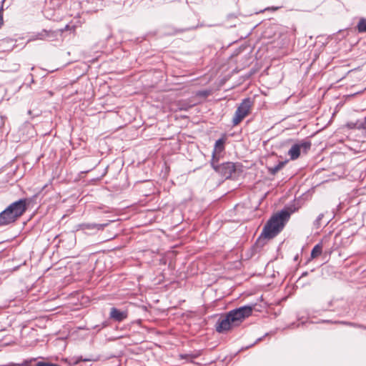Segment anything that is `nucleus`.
Wrapping results in <instances>:
<instances>
[{
	"instance_id": "f257e3e1",
	"label": "nucleus",
	"mask_w": 366,
	"mask_h": 366,
	"mask_svg": "<svg viewBox=\"0 0 366 366\" xmlns=\"http://www.w3.org/2000/svg\"><path fill=\"white\" fill-rule=\"evenodd\" d=\"M290 216V213L286 210H281L274 214L264 226L261 237L266 239H272L276 237L283 229Z\"/></svg>"
},
{
	"instance_id": "f03ea898",
	"label": "nucleus",
	"mask_w": 366,
	"mask_h": 366,
	"mask_svg": "<svg viewBox=\"0 0 366 366\" xmlns=\"http://www.w3.org/2000/svg\"><path fill=\"white\" fill-rule=\"evenodd\" d=\"M27 199H20L9 204L0 213V226H6L14 222L23 215L27 209Z\"/></svg>"
},
{
	"instance_id": "7ed1b4c3",
	"label": "nucleus",
	"mask_w": 366,
	"mask_h": 366,
	"mask_svg": "<svg viewBox=\"0 0 366 366\" xmlns=\"http://www.w3.org/2000/svg\"><path fill=\"white\" fill-rule=\"evenodd\" d=\"M211 167L220 176L225 179H229L238 172H242V165L239 163L227 162L218 164V159L212 158L210 161Z\"/></svg>"
},
{
	"instance_id": "20e7f679",
	"label": "nucleus",
	"mask_w": 366,
	"mask_h": 366,
	"mask_svg": "<svg viewBox=\"0 0 366 366\" xmlns=\"http://www.w3.org/2000/svg\"><path fill=\"white\" fill-rule=\"evenodd\" d=\"M252 104L253 102L250 98L242 100L233 117L232 124L234 126L239 124L249 114Z\"/></svg>"
},
{
	"instance_id": "39448f33",
	"label": "nucleus",
	"mask_w": 366,
	"mask_h": 366,
	"mask_svg": "<svg viewBox=\"0 0 366 366\" xmlns=\"http://www.w3.org/2000/svg\"><path fill=\"white\" fill-rule=\"evenodd\" d=\"M253 307L244 305L239 308L231 310L227 313L230 317V321L236 326L239 325L246 317L251 315Z\"/></svg>"
},
{
	"instance_id": "423d86ee",
	"label": "nucleus",
	"mask_w": 366,
	"mask_h": 366,
	"mask_svg": "<svg viewBox=\"0 0 366 366\" xmlns=\"http://www.w3.org/2000/svg\"><path fill=\"white\" fill-rule=\"evenodd\" d=\"M114 220H108L105 223H81L76 226V230H81L88 234H95L99 231H102L106 227L109 226Z\"/></svg>"
},
{
	"instance_id": "0eeeda50",
	"label": "nucleus",
	"mask_w": 366,
	"mask_h": 366,
	"mask_svg": "<svg viewBox=\"0 0 366 366\" xmlns=\"http://www.w3.org/2000/svg\"><path fill=\"white\" fill-rule=\"evenodd\" d=\"M311 146L312 144L310 141L302 140L293 144L288 151V154L291 159H296L300 157L301 153L306 154L310 149Z\"/></svg>"
},
{
	"instance_id": "6e6552de",
	"label": "nucleus",
	"mask_w": 366,
	"mask_h": 366,
	"mask_svg": "<svg viewBox=\"0 0 366 366\" xmlns=\"http://www.w3.org/2000/svg\"><path fill=\"white\" fill-rule=\"evenodd\" d=\"M233 327H236L233 325V322L230 321V317L227 314L224 317H221L216 323V330L219 333L225 332Z\"/></svg>"
},
{
	"instance_id": "1a4fd4ad",
	"label": "nucleus",
	"mask_w": 366,
	"mask_h": 366,
	"mask_svg": "<svg viewBox=\"0 0 366 366\" xmlns=\"http://www.w3.org/2000/svg\"><path fill=\"white\" fill-rule=\"evenodd\" d=\"M127 311L119 310L116 307L111 308L109 317L116 322H122L127 318Z\"/></svg>"
},
{
	"instance_id": "9d476101",
	"label": "nucleus",
	"mask_w": 366,
	"mask_h": 366,
	"mask_svg": "<svg viewBox=\"0 0 366 366\" xmlns=\"http://www.w3.org/2000/svg\"><path fill=\"white\" fill-rule=\"evenodd\" d=\"M225 139L220 138L215 142L214 150L212 152V157L214 159H218L216 156V153H220L224 149Z\"/></svg>"
},
{
	"instance_id": "9b49d317",
	"label": "nucleus",
	"mask_w": 366,
	"mask_h": 366,
	"mask_svg": "<svg viewBox=\"0 0 366 366\" xmlns=\"http://www.w3.org/2000/svg\"><path fill=\"white\" fill-rule=\"evenodd\" d=\"M285 162H280L277 165L274 167H271L268 168L269 173L270 174L274 175L276 173H277L280 169L283 168L285 166Z\"/></svg>"
},
{
	"instance_id": "f8f14e48",
	"label": "nucleus",
	"mask_w": 366,
	"mask_h": 366,
	"mask_svg": "<svg viewBox=\"0 0 366 366\" xmlns=\"http://www.w3.org/2000/svg\"><path fill=\"white\" fill-rule=\"evenodd\" d=\"M322 246L320 244H316L311 252V257L316 258L322 254Z\"/></svg>"
},
{
	"instance_id": "ddd939ff",
	"label": "nucleus",
	"mask_w": 366,
	"mask_h": 366,
	"mask_svg": "<svg viewBox=\"0 0 366 366\" xmlns=\"http://www.w3.org/2000/svg\"><path fill=\"white\" fill-rule=\"evenodd\" d=\"M357 28L360 33L366 32V19H360L357 25Z\"/></svg>"
},
{
	"instance_id": "4468645a",
	"label": "nucleus",
	"mask_w": 366,
	"mask_h": 366,
	"mask_svg": "<svg viewBox=\"0 0 366 366\" xmlns=\"http://www.w3.org/2000/svg\"><path fill=\"white\" fill-rule=\"evenodd\" d=\"M324 214H320L315 221L314 222V224L317 228H319L321 225V220L323 218Z\"/></svg>"
},
{
	"instance_id": "2eb2a0df",
	"label": "nucleus",
	"mask_w": 366,
	"mask_h": 366,
	"mask_svg": "<svg viewBox=\"0 0 366 366\" xmlns=\"http://www.w3.org/2000/svg\"><path fill=\"white\" fill-rule=\"evenodd\" d=\"M36 366H59L57 364H54L49 362H38Z\"/></svg>"
},
{
	"instance_id": "dca6fc26",
	"label": "nucleus",
	"mask_w": 366,
	"mask_h": 366,
	"mask_svg": "<svg viewBox=\"0 0 366 366\" xmlns=\"http://www.w3.org/2000/svg\"><path fill=\"white\" fill-rule=\"evenodd\" d=\"M340 323L343 324V325H350V326L356 327L363 328V329L366 330V327L365 326L361 325H357L356 323L348 322H340Z\"/></svg>"
},
{
	"instance_id": "f3484780",
	"label": "nucleus",
	"mask_w": 366,
	"mask_h": 366,
	"mask_svg": "<svg viewBox=\"0 0 366 366\" xmlns=\"http://www.w3.org/2000/svg\"><path fill=\"white\" fill-rule=\"evenodd\" d=\"M358 129H366V117L363 122H360L357 126Z\"/></svg>"
},
{
	"instance_id": "a211bd4d",
	"label": "nucleus",
	"mask_w": 366,
	"mask_h": 366,
	"mask_svg": "<svg viewBox=\"0 0 366 366\" xmlns=\"http://www.w3.org/2000/svg\"><path fill=\"white\" fill-rule=\"evenodd\" d=\"M197 356L195 355H189V354H185V355H183V354H180L179 355V358L180 359H188L189 357H191V358H195Z\"/></svg>"
},
{
	"instance_id": "6ab92c4d",
	"label": "nucleus",
	"mask_w": 366,
	"mask_h": 366,
	"mask_svg": "<svg viewBox=\"0 0 366 366\" xmlns=\"http://www.w3.org/2000/svg\"><path fill=\"white\" fill-rule=\"evenodd\" d=\"M43 32L44 33V34H43L42 33L38 34V39H44L46 36H49V31L44 30V31H43Z\"/></svg>"
},
{
	"instance_id": "aec40b11",
	"label": "nucleus",
	"mask_w": 366,
	"mask_h": 366,
	"mask_svg": "<svg viewBox=\"0 0 366 366\" xmlns=\"http://www.w3.org/2000/svg\"><path fill=\"white\" fill-rule=\"evenodd\" d=\"M361 122H357L356 123H352V122H350V123H348L347 124V126L350 129H353V128H357V126L359 125V124Z\"/></svg>"
},
{
	"instance_id": "412c9836",
	"label": "nucleus",
	"mask_w": 366,
	"mask_h": 366,
	"mask_svg": "<svg viewBox=\"0 0 366 366\" xmlns=\"http://www.w3.org/2000/svg\"><path fill=\"white\" fill-rule=\"evenodd\" d=\"M277 9H278L277 7H272V8L268 7V8L265 9V10H273V11H275Z\"/></svg>"
}]
</instances>
